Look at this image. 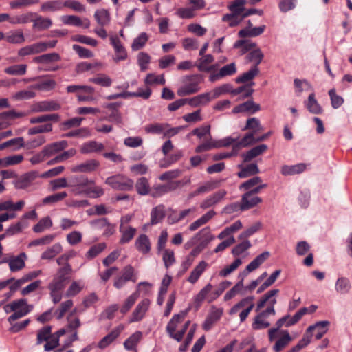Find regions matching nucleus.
Wrapping results in <instances>:
<instances>
[{"label": "nucleus", "instance_id": "f257e3e1", "mask_svg": "<svg viewBox=\"0 0 352 352\" xmlns=\"http://www.w3.org/2000/svg\"><path fill=\"white\" fill-rule=\"evenodd\" d=\"M279 292L278 289H271L265 294L257 302L256 311H259L268 302V307L265 310L261 311L255 316L252 327L255 330L263 329L270 326V322L267 320L268 316L276 315L274 305L277 300L275 297Z\"/></svg>", "mask_w": 352, "mask_h": 352}, {"label": "nucleus", "instance_id": "f03ea898", "mask_svg": "<svg viewBox=\"0 0 352 352\" xmlns=\"http://www.w3.org/2000/svg\"><path fill=\"white\" fill-rule=\"evenodd\" d=\"M72 186V192L76 195H85L91 198H98L104 194L101 187L96 186L93 180L82 175L73 176Z\"/></svg>", "mask_w": 352, "mask_h": 352}, {"label": "nucleus", "instance_id": "7ed1b4c3", "mask_svg": "<svg viewBox=\"0 0 352 352\" xmlns=\"http://www.w3.org/2000/svg\"><path fill=\"white\" fill-rule=\"evenodd\" d=\"M32 309L33 305L28 304L27 300L23 298L14 300L4 306L6 313L9 314L13 312L8 318V321L10 324L26 316Z\"/></svg>", "mask_w": 352, "mask_h": 352}, {"label": "nucleus", "instance_id": "20e7f679", "mask_svg": "<svg viewBox=\"0 0 352 352\" xmlns=\"http://www.w3.org/2000/svg\"><path fill=\"white\" fill-rule=\"evenodd\" d=\"M67 146V142L64 140L50 144L45 146L40 152L34 155L30 159V162L32 165L40 164L45 161L46 158L64 150Z\"/></svg>", "mask_w": 352, "mask_h": 352}, {"label": "nucleus", "instance_id": "39448f33", "mask_svg": "<svg viewBox=\"0 0 352 352\" xmlns=\"http://www.w3.org/2000/svg\"><path fill=\"white\" fill-rule=\"evenodd\" d=\"M201 81L202 78L200 75L195 74L185 76L182 80L184 85L177 91V95L184 96L198 92L201 89L199 85Z\"/></svg>", "mask_w": 352, "mask_h": 352}, {"label": "nucleus", "instance_id": "423d86ee", "mask_svg": "<svg viewBox=\"0 0 352 352\" xmlns=\"http://www.w3.org/2000/svg\"><path fill=\"white\" fill-rule=\"evenodd\" d=\"M72 272V268L71 265H67L59 268L54 274L52 282L49 284L48 288L60 290L64 289L70 279Z\"/></svg>", "mask_w": 352, "mask_h": 352}, {"label": "nucleus", "instance_id": "0eeeda50", "mask_svg": "<svg viewBox=\"0 0 352 352\" xmlns=\"http://www.w3.org/2000/svg\"><path fill=\"white\" fill-rule=\"evenodd\" d=\"M254 297L252 296H250L241 299L239 302H237L230 309L229 311L230 314H235L239 311L240 309L244 308V309L239 314L240 321L241 322H244L254 307Z\"/></svg>", "mask_w": 352, "mask_h": 352}, {"label": "nucleus", "instance_id": "6e6552de", "mask_svg": "<svg viewBox=\"0 0 352 352\" xmlns=\"http://www.w3.org/2000/svg\"><path fill=\"white\" fill-rule=\"evenodd\" d=\"M187 313L188 311H182L178 314L174 315L166 327V330L169 336L178 342L182 340V333H180V330L177 333H175V331L177 329L178 324L182 322L187 315Z\"/></svg>", "mask_w": 352, "mask_h": 352}, {"label": "nucleus", "instance_id": "1a4fd4ad", "mask_svg": "<svg viewBox=\"0 0 352 352\" xmlns=\"http://www.w3.org/2000/svg\"><path fill=\"white\" fill-rule=\"evenodd\" d=\"M28 256L25 252H21L19 255H8L7 256L3 263L8 264L10 270L12 272H18L25 267V261Z\"/></svg>", "mask_w": 352, "mask_h": 352}, {"label": "nucleus", "instance_id": "9d476101", "mask_svg": "<svg viewBox=\"0 0 352 352\" xmlns=\"http://www.w3.org/2000/svg\"><path fill=\"white\" fill-rule=\"evenodd\" d=\"M100 166L98 161L91 159L71 167L74 173H91L96 171Z\"/></svg>", "mask_w": 352, "mask_h": 352}, {"label": "nucleus", "instance_id": "9b49d317", "mask_svg": "<svg viewBox=\"0 0 352 352\" xmlns=\"http://www.w3.org/2000/svg\"><path fill=\"white\" fill-rule=\"evenodd\" d=\"M133 181L124 175L111 177V188L118 190L128 191L133 189Z\"/></svg>", "mask_w": 352, "mask_h": 352}, {"label": "nucleus", "instance_id": "f8f14e48", "mask_svg": "<svg viewBox=\"0 0 352 352\" xmlns=\"http://www.w3.org/2000/svg\"><path fill=\"white\" fill-rule=\"evenodd\" d=\"M24 112H19L10 110L0 113V130L3 129L12 124V121L26 116Z\"/></svg>", "mask_w": 352, "mask_h": 352}, {"label": "nucleus", "instance_id": "ddd939ff", "mask_svg": "<svg viewBox=\"0 0 352 352\" xmlns=\"http://www.w3.org/2000/svg\"><path fill=\"white\" fill-rule=\"evenodd\" d=\"M76 310L72 311L67 318V324L66 325L67 329L69 333H72L70 342H72L78 340L77 329L80 326V321L78 317L74 316Z\"/></svg>", "mask_w": 352, "mask_h": 352}, {"label": "nucleus", "instance_id": "4468645a", "mask_svg": "<svg viewBox=\"0 0 352 352\" xmlns=\"http://www.w3.org/2000/svg\"><path fill=\"white\" fill-rule=\"evenodd\" d=\"M277 333L278 338L273 346V350L275 352H280L290 344L293 338L287 330H278Z\"/></svg>", "mask_w": 352, "mask_h": 352}, {"label": "nucleus", "instance_id": "2eb2a0df", "mask_svg": "<svg viewBox=\"0 0 352 352\" xmlns=\"http://www.w3.org/2000/svg\"><path fill=\"white\" fill-rule=\"evenodd\" d=\"M291 321H292V319L289 315H286L278 319L275 324L276 327L270 329L268 331L269 340L273 342L276 338V333L283 326L289 327L294 325V324H292Z\"/></svg>", "mask_w": 352, "mask_h": 352}, {"label": "nucleus", "instance_id": "dca6fc26", "mask_svg": "<svg viewBox=\"0 0 352 352\" xmlns=\"http://www.w3.org/2000/svg\"><path fill=\"white\" fill-rule=\"evenodd\" d=\"M150 304L151 301L147 298L144 299L141 302H140L137 307H135V309H134V311H133V314L130 319V322H133L141 320L144 318L147 310L148 309Z\"/></svg>", "mask_w": 352, "mask_h": 352}, {"label": "nucleus", "instance_id": "f3484780", "mask_svg": "<svg viewBox=\"0 0 352 352\" xmlns=\"http://www.w3.org/2000/svg\"><path fill=\"white\" fill-rule=\"evenodd\" d=\"M60 109V105L55 101H42L36 102L32 106V112L38 113L44 111H56Z\"/></svg>", "mask_w": 352, "mask_h": 352}, {"label": "nucleus", "instance_id": "a211bd4d", "mask_svg": "<svg viewBox=\"0 0 352 352\" xmlns=\"http://www.w3.org/2000/svg\"><path fill=\"white\" fill-rule=\"evenodd\" d=\"M262 202V199L250 192L245 193L241 199V210L244 211L255 207Z\"/></svg>", "mask_w": 352, "mask_h": 352}, {"label": "nucleus", "instance_id": "6ab92c4d", "mask_svg": "<svg viewBox=\"0 0 352 352\" xmlns=\"http://www.w3.org/2000/svg\"><path fill=\"white\" fill-rule=\"evenodd\" d=\"M270 256L269 252H264L257 256L249 265L240 276H245L248 273L256 270L262 263H263Z\"/></svg>", "mask_w": 352, "mask_h": 352}, {"label": "nucleus", "instance_id": "aec40b11", "mask_svg": "<svg viewBox=\"0 0 352 352\" xmlns=\"http://www.w3.org/2000/svg\"><path fill=\"white\" fill-rule=\"evenodd\" d=\"M214 57L211 54H205L201 56L196 62V66L201 72H210L215 69L214 65H211L214 61Z\"/></svg>", "mask_w": 352, "mask_h": 352}, {"label": "nucleus", "instance_id": "412c9836", "mask_svg": "<svg viewBox=\"0 0 352 352\" xmlns=\"http://www.w3.org/2000/svg\"><path fill=\"white\" fill-rule=\"evenodd\" d=\"M211 98L208 92L201 94L190 98H186V104L192 107L204 106L211 101Z\"/></svg>", "mask_w": 352, "mask_h": 352}, {"label": "nucleus", "instance_id": "4be33fe9", "mask_svg": "<svg viewBox=\"0 0 352 352\" xmlns=\"http://www.w3.org/2000/svg\"><path fill=\"white\" fill-rule=\"evenodd\" d=\"M179 182H170L166 184H160L155 186L153 188L152 195L153 197H160L166 193L175 190L179 184Z\"/></svg>", "mask_w": 352, "mask_h": 352}, {"label": "nucleus", "instance_id": "5701e85b", "mask_svg": "<svg viewBox=\"0 0 352 352\" xmlns=\"http://www.w3.org/2000/svg\"><path fill=\"white\" fill-rule=\"evenodd\" d=\"M268 147L266 144H260L256 146L250 151L244 153L241 155L243 157V162H250L254 158L261 155L262 153L265 152L267 150Z\"/></svg>", "mask_w": 352, "mask_h": 352}, {"label": "nucleus", "instance_id": "b1692460", "mask_svg": "<svg viewBox=\"0 0 352 352\" xmlns=\"http://www.w3.org/2000/svg\"><path fill=\"white\" fill-rule=\"evenodd\" d=\"M238 167L240 168V171L237 173V175L240 178H246L255 175L260 172L257 164L254 163L250 164L246 166L239 164Z\"/></svg>", "mask_w": 352, "mask_h": 352}, {"label": "nucleus", "instance_id": "393cba45", "mask_svg": "<svg viewBox=\"0 0 352 352\" xmlns=\"http://www.w3.org/2000/svg\"><path fill=\"white\" fill-rule=\"evenodd\" d=\"M216 214V212L214 210H210L204 215H202L197 220L192 223L189 226V230L193 232L197 230L200 227L206 224L210 220H211Z\"/></svg>", "mask_w": 352, "mask_h": 352}, {"label": "nucleus", "instance_id": "a878e982", "mask_svg": "<svg viewBox=\"0 0 352 352\" xmlns=\"http://www.w3.org/2000/svg\"><path fill=\"white\" fill-rule=\"evenodd\" d=\"M25 201L20 200L16 203H13L12 200H6L0 203V212L8 211V212H15L20 211L25 206Z\"/></svg>", "mask_w": 352, "mask_h": 352}, {"label": "nucleus", "instance_id": "bb28decb", "mask_svg": "<svg viewBox=\"0 0 352 352\" xmlns=\"http://www.w3.org/2000/svg\"><path fill=\"white\" fill-rule=\"evenodd\" d=\"M63 251V246L60 243H54L47 248L41 255L43 260H52Z\"/></svg>", "mask_w": 352, "mask_h": 352}, {"label": "nucleus", "instance_id": "cd10ccee", "mask_svg": "<svg viewBox=\"0 0 352 352\" xmlns=\"http://www.w3.org/2000/svg\"><path fill=\"white\" fill-rule=\"evenodd\" d=\"M207 267L208 263L206 261H200L199 264L196 265V267L190 272V274L188 278V281L192 284L195 283L204 273V272L206 270Z\"/></svg>", "mask_w": 352, "mask_h": 352}, {"label": "nucleus", "instance_id": "c85d7f7f", "mask_svg": "<svg viewBox=\"0 0 352 352\" xmlns=\"http://www.w3.org/2000/svg\"><path fill=\"white\" fill-rule=\"evenodd\" d=\"M111 44L113 45L115 54L113 59L116 63L120 60H124L127 58V53L125 48L120 44L118 41L111 39Z\"/></svg>", "mask_w": 352, "mask_h": 352}, {"label": "nucleus", "instance_id": "c756f323", "mask_svg": "<svg viewBox=\"0 0 352 352\" xmlns=\"http://www.w3.org/2000/svg\"><path fill=\"white\" fill-rule=\"evenodd\" d=\"M222 314V309H214L206 319L203 324V328L206 331L210 329L212 325L220 319Z\"/></svg>", "mask_w": 352, "mask_h": 352}, {"label": "nucleus", "instance_id": "7c9ffc66", "mask_svg": "<svg viewBox=\"0 0 352 352\" xmlns=\"http://www.w3.org/2000/svg\"><path fill=\"white\" fill-rule=\"evenodd\" d=\"M52 21L50 18H45L36 14L33 20V28L41 31L50 28Z\"/></svg>", "mask_w": 352, "mask_h": 352}, {"label": "nucleus", "instance_id": "2f4dec72", "mask_svg": "<svg viewBox=\"0 0 352 352\" xmlns=\"http://www.w3.org/2000/svg\"><path fill=\"white\" fill-rule=\"evenodd\" d=\"M137 250L142 254H147L151 250V243L146 234H141L136 239L135 243Z\"/></svg>", "mask_w": 352, "mask_h": 352}, {"label": "nucleus", "instance_id": "473e14b6", "mask_svg": "<svg viewBox=\"0 0 352 352\" xmlns=\"http://www.w3.org/2000/svg\"><path fill=\"white\" fill-rule=\"evenodd\" d=\"M5 40L12 44H21L25 42V36L21 30L10 31L5 35Z\"/></svg>", "mask_w": 352, "mask_h": 352}, {"label": "nucleus", "instance_id": "72a5a7b5", "mask_svg": "<svg viewBox=\"0 0 352 352\" xmlns=\"http://www.w3.org/2000/svg\"><path fill=\"white\" fill-rule=\"evenodd\" d=\"M306 169V164L300 163L298 164L288 166L285 165L281 168V173L283 175H293L295 174H300Z\"/></svg>", "mask_w": 352, "mask_h": 352}, {"label": "nucleus", "instance_id": "f704fd0d", "mask_svg": "<svg viewBox=\"0 0 352 352\" xmlns=\"http://www.w3.org/2000/svg\"><path fill=\"white\" fill-rule=\"evenodd\" d=\"M265 25L255 28H245L239 32L240 37H255L263 34L265 30Z\"/></svg>", "mask_w": 352, "mask_h": 352}, {"label": "nucleus", "instance_id": "c9c22d12", "mask_svg": "<svg viewBox=\"0 0 352 352\" xmlns=\"http://www.w3.org/2000/svg\"><path fill=\"white\" fill-rule=\"evenodd\" d=\"M60 59L58 54L53 52L34 57L33 61L38 64H50Z\"/></svg>", "mask_w": 352, "mask_h": 352}, {"label": "nucleus", "instance_id": "e433bc0d", "mask_svg": "<svg viewBox=\"0 0 352 352\" xmlns=\"http://www.w3.org/2000/svg\"><path fill=\"white\" fill-rule=\"evenodd\" d=\"M103 148L102 144L96 141H89L82 144L80 151L83 154H87L102 151Z\"/></svg>", "mask_w": 352, "mask_h": 352}, {"label": "nucleus", "instance_id": "4c0bfd02", "mask_svg": "<svg viewBox=\"0 0 352 352\" xmlns=\"http://www.w3.org/2000/svg\"><path fill=\"white\" fill-rule=\"evenodd\" d=\"M236 71V65L234 63L228 64L223 67H221L219 72L218 74L216 75L212 76L210 77L211 81H214L217 79H219L220 78H223L224 76H231L234 74Z\"/></svg>", "mask_w": 352, "mask_h": 352}, {"label": "nucleus", "instance_id": "58836bf2", "mask_svg": "<svg viewBox=\"0 0 352 352\" xmlns=\"http://www.w3.org/2000/svg\"><path fill=\"white\" fill-rule=\"evenodd\" d=\"M62 21L65 24L72 25L75 26H82L85 28L89 27L90 23L87 19L82 21L79 17L76 16H63L62 17Z\"/></svg>", "mask_w": 352, "mask_h": 352}, {"label": "nucleus", "instance_id": "ea45409f", "mask_svg": "<svg viewBox=\"0 0 352 352\" xmlns=\"http://www.w3.org/2000/svg\"><path fill=\"white\" fill-rule=\"evenodd\" d=\"M64 4L61 1H50L43 3L41 6V10L44 12H53L61 10Z\"/></svg>", "mask_w": 352, "mask_h": 352}, {"label": "nucleus", "instance_id": "a19ab883", "mask_svg": "<svg viewBox=\"0 0 352 352\" xmlns=\"http://www.w3.org/2000/svg\"><path fill=\"white\" fill-rule=\"evenodd\" d=\"M329 324L328 321H320L314 325H311L308 327V332H311L314 329L317 330L316 334V339L320 340L327 331V326Z\"/></svg>", "mask_w": 352, "mask_h": 352}, {"label": "nucleus", "instance_id": "79ce46f5", "mask_svg": "<svg viewBox=\"0 0 352 352\" xmlns=\"http://www.w3.org/2000/svg\"><path fill=\"white\" fill-rule=\"evenodd\" d=\"M35 88L34 85L30 87L28 89L25 90L19 91L15 94H14L12 96V99L16 101L25 100H29L34 98L36 94L34 91Z\"/></svg>", "mask_w": 352, "mask_h": 352}, {"label": "nucleus", "instance_id": "37998d69", "mask_svg": "<svg viewBox=\"0 0 352 352\" xmlns=\"http://www.w3.org/2000/svg\"><path fill=\"white\" fill-rule=\"evenodd\" d=\"M72 184V177L70 178V182L68 183L67 179L65 177H60L54 180L50 181V185L51 187L52 191H56L60 188H64L66 187H71L72 190L73 189Z\"/></svg>", "mask_w": 352, "mask_h": 352}, {"label": "nucleus", "instance_id": "c03bdc74", "mask_svg": "<svg viewBox=\"0 0 352 352\" xmlns=\"http://www.w3.org/2000/svg\"><path fill=\"white\" fill-rule=\"evenodd\" d=\"M305 105L309 111L311 112V113L320 114L322 111V107L320 106V104L316 100L315 94L314 93H311L309 96L308 100L306 102Z\"/></svg>", "mask_w": 352, "mask_h": 352}, {"label": "nucleus", "instance_id": "a18cd8bd", "mask_svg": "<svg viewBox=\"0 0 352 352\" xmlns=\"http://www.w3.org/2000/svg\"><path fill=\"white\" fill-rule=\"evenodd\" d=\"M76 153V151L74 148H71L67 151H64L61 154L48 161L47 165L51 166L55 164L63 162L69 158L74 157Z\"/></svg>", "mask_w": 352, "mask_h": 352}, {"label": "nucleus", "instance_id": "49530a36", "mask_svg": "<svg viewBox=\"0 0 352 352\" xmlns=\"http://www.w3.org/2000/svg\"><path fill=\"white\" fill-rule=\"evenodd\" d=\"M73 305V300L70 299L62 302L59 307L54 311V315L56 316V318L58 320L62 319L65 314L72 309Z\"/></svg>", "mask_w": 352, "mask_h": 352}, {"label": "nucleus", "instance_id": "de8ad7c7", "mask_svg": "<svg viewBox=\"0 0 352 352\" xmlns=\"http://www.w3.org/2000/svg\"><path fill=\"white\" fill-rule=\"evenodd\" d=\"M23 160L22 155H14L0 159V167L4 168L20 164Z\"/></svg>", "mask_w": 352, "mask_h": 352}, {"label": "nucleus", "instance_id": "09e8293b", "mask_svg": "<svg viewBox=\"0 0 352 352\" xmlns=\"http://www.w3.org/2000/svg\"><path fill=\"white\" fill-rule=\"evenodd\" d=\"M335 287L338 293L341 294H347L351 289V283L348 278L341 277L336 280Z\"/></svg>", "mask_w": 352, "mask_h": 352}, {"label": "nucleus", "instance_id": "8fccbe9b", "mask_svg": "<svg viewBox=\"0 0 352 352\" xmlns=\"http://www.w3.org/2000/svg\"><path fill=\"white\" fill-rule=\"evenodd\" d=\"M165 217L164 207L162 205L154 208L151 213V223L155 225L160 222Z\"/></svg>", "mask_w": 352, "mask_h": 352}, {"label": "nucleus", "instance_id": "3c124183", "mask_svg": "<svg viewBox=\"0 0 352 352\" xmlns=\"http://www.w3.org/2000/svg\"><path fill=\"white\" fill-rule=\"evenodd\" d=\"M246 130H250L251 132L250 133H253V135H254L257 132L263 131V127L258 118H251L247 120L246 124L243 129V131Z\"/></svg>", "mask_w": 352, "mask_h": 352}, {"label": "nucleus", "instance_id": "603ef678", "mask_svg": "<svg viewBox=\"0 0 352 352\" xmlns=\"http://www.w3.org/2000/svg\"><path fill=\"white\" fill-rule=\"evenodd\" d=\"M246 0H235L230 3L228 8L232 14L241 16L245 12V5Z\"/></svg>", "mask_w": 352, "mask_h": 352}, {"label": "nucleus", "instance_id": "864d4df0", "mask_svg": "<svg viewBox=\"0 0 352 352\" xmlns=\"http://www.w3.org/2000/svg\"><path fill=\"white\" fill-rule=\"evenodd\" d=\"M26 71L27 65L25 64L13 65L4 69L5 73L13 76H23L25 74Z\"/></svg>", "mask_w": 352, "mask_h": 352}, {"label": "nucleus", "instance_id": "5fc2aeb1", "mask_svg": "<svg viewBox=\"0 0 352 352\" xmlns=\"http://www.w3.org/2000/svg\"><path fill=\"white\" fill-rule=\"evenodd\" d=\"M53 223L50 217H45L40 219V221L33 227L34 232L41 233L46 230L50 229Z\"/></svg>", "mask_w": 352, "mask_h": 352}, {"label": "nucleus", "instance_id": "6e6d98bb", "mask_svg": "<svg viewBox=\"0 0 352 352\" xmlns=\"http://www.w3.org/2000/svg\"><path fill=\"white\" fill-rule=\"evenodd\" d=\"M36 16V13L34 12H28L26 14H23L19 16H16L12 17L10 20V23L12 24H24L28 22H32Z\"/></svg>", "mask_w": 352, "mask_h": 352}, {"label": "nucleus", "instance_id": "4d7b16f0", "mask_svg": "<svg viewBox=\"0 0 352 352\" xmlns=\"http://www.w3.org/2000/svg\"><path fill=\"white\" fill-rule=\"evenodd\" d=\"M135 188L139 195H148L150 191V185L148 179L145 177L138 179L135 184Z\"/></svg>", "mask_w": 352, "mask_h": 352}, {"label": "nucleus", "instance_id": "13d9d810", "mask_svg": "<svg viewBox=\"0 0 352 352\" xmlns=\"http://www.w3.org/2000/svg\"><path fill=\"white\" fill-rule=\"evenodd\" d=\"M66 197H67V193L66 192L55 193L43 198L42 199V203L43 205H52L62 201Z\"/></svg>", "mask_w": 352, "mask_h": 352}, {"label": "nucleus", "instance_id": "bf43d9fd", "mask_svg": "<svg viewBox=\"0 0 352 352\" xmlns=\"http://www.w3.org/2000/svg\"><path fill=\"white\" fill-rule=\"evenodd\" d=\"M167 123H153L145 126L144 131L146 133L164 134Z\"/></svg>", "mask_w": 352, "mask_h": 352}, {"label": "nucleus", "instance_id": "052dcab7", "mask_svg": "<svg viewBox=\"0 0 352 352\" xmlns=\"http://www.w3.org/2000/svg\"><path fill=\"white\" fill-rule=\"evenodd\" d=\"M263 54L261 52V49L257 47L253 50H252L248 55L247 59L249 62H252L254 63V66H257L261 63L263 58Z\"/></svg>", "mask_w": 352, "mask_h": 352}, {"label": "nucleus", "instance_id": "680f3d73", "mask_svg": "<svg viewBox=\"0 0 352 352\" xmlns=\"http://www.w3.org/2000/svg\"><path fill=\"white\" fill-rule=\"evenodd\" d=\"M311 332H308V329L306 333L304 334L302 338L298 342V343L289 349L292 352H299L302 349L307 346L311 340Z\"/></svg>", "mask_w": 352, "mask_h": 352}, {"label": "nucleus", "instance_id": "e2e57ef3", "mask_svg": "<svg viewBox=\"0 0 352 352\" xmlns=\"http://www.w3.org/2000/svg\"><path fill=\"white\" fill-rule=\"evenodd\" d=\"M59 120V116L58 114H47L42 115L38 117L31 118L30 122L31 124L47 122L49 121L57 122Z\"/></svg>", "mask_w": 352, "mask_h": 352}, {"label": "nucleus", "instance_id": "0e129e2a", "mask_svg": "<svg viewBox=\"0 0 352 352\" xmlns=\"http://www.w3.org/2000/svg\"><path fill=\"white\" fill-rule=\"evenodd\" d=\"M148 36L146 33H141L138 37L134 38L131 44V49L133 51H138L142 49L148 41Z\"/></svg>", "mask_w": 352, "mask_h": 352}, {"label": "nucleus", "instance_id": "69168bd1", "mask_svg": "<svg viewBox=\"0 0 352 352\" xmlns=\"http://www.w3.org/2000/svg\"><path fill=\"white\" fill-rule=\"evenodd\" d=\"M259 73V69L257 66H253L249 71L243 73L239 76L236 81L238 82H246L252 80Z\"/></svg>", "mask_w": 352, "mask_h": 352}, {"label": "nucleus", "instance_id": "338daca9", "mask_svg": "<svg viewBox=\"0 0 352 352\" xmlns=\"http://www.w3.org/2000/svg\"><path fill=\"white\" fill-rule=\"evenodd\" d=\"M142 338V333L140 331H136L133 334H132L124 343V347L127 350L133 349L137 344L139 342Z\"/></svg>", "mask_w": 352, "mask_h": 352}, {"label": "nucleus", "instance_id": "774afa93", "mask_svg": "<svg viewBox=\"0 0 352 352\" xmlns=\"http://www.w3.org/2000/svg\"><path fill=\"white\" fill-rule=\"evenodd\" d=\"M144 82L146 85H164L166 80L163 74H148L144 80Z\"/></svg>", "mask_w": 352, "mask_h": 352}]
</instances>
